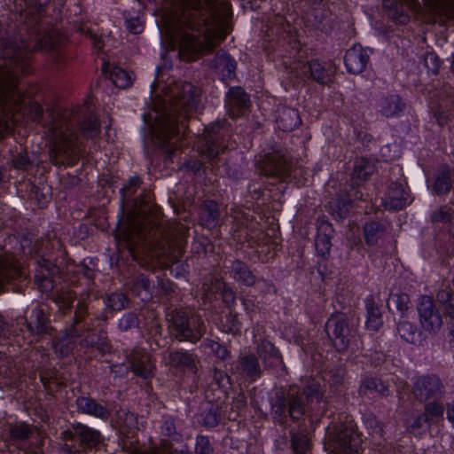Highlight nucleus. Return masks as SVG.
<instances>
[{
	"instance_id": "2eb2a0df",
	"label": "nucleus",
	"mask_w": 454,
	"mask_h": 454,
	"mask_svg": "<svg viewBox=\"0 0 454 454\" xmlns=\"http://www.w3.org/2000/svg\"><path fill=\"white\" fill-rule=\"evenodd\" d=\"M32 320L29 322L26 317L17 318L18 325H24L31 335H43L49 333L50 320L44 309L38 305L32 310Z\"/></svg>"
},
{
	"instance_id": "f704fd0d",
	"label": "nucleus",
	"mask_w": 454,
	"mask_h": 454,
	"mask_svg": "<svg viewBox=\"0 0 454 454\" xmlns=\"http://www.w3.org/2000/svg\"><path fill=\"white\" fill-rule=\"evenodd\" d=\"M277 122L280 129L290 131L299 126V114L294 108L284 107L278 110Z\"/></svg>"
},
{
	"instance_id": "20e7f679",
	"label": "nucleus",
	"mask_w": 454,
	"mask_h": 454,
	"mask_svg": "<svg viewBox=\"0 0 454 454\" xmlns=\"http://www.w3.org/2000/svg\"><path fill=\"white\" fill-rule=\"evenodd\" d=\"M70 110H49L48 122L44 124L49 137V159L56 165L74 166L81 156V145L73 129Z\"/></svg>"
},
{
	"instance_id": "8fccbe9b",
	"label": "nucleus",
	"mask_w": 454,
	"mask_h": 454,
	"mask_svg": "<svg viewBox=\"0 0 454 454\" xmlns=\"http://www.w3.org/2000/svg\"><path fill=\"white\" fill-rule=\"evenodd\" d=\"M200 423L207 427H214L218 425L220 413L217 408H211L207 412L200 415Z\"/></svg>"
},
{
	"instance_id": "b1692460",
	"label": "nucleus",
	"mask_w": 454,
	"mask_h": 454,
	"mask_svg": "<svg viewBox=\"0 0 454 454\" xmlns=\"http://www.w3.org/2000/svg\"><path fill=\"white\" fill-rule=\"evenodd\" d=\"M236 372L254 381L262 374L261 366L254 354L240 355L235 367Z\"/></svg>"
},
{
	"instance_id": "aec40b11",
	"label": "nucleus",
	"mask_w": 454,
	"mask_h": 454,
	"mask_svg": "<svg viewBox=\"0 0 454 454\" xmlns=\"http://www.w3.org/2000/svg\"><path fill=\"white\" fill-rule=\"evenodd\" d=\"M69 110L74 112V115L71 117L73 128L78 124L83 137L93 139L100 133V123L96 115L90 114L81 120L79 113L82 108H73Z\"/></svg>"
},
{
	"instance_id": "864d4df0",
	"label": "nucleus",
	"mask_w": 454,
	"mask_h": 454,
	"mask_svg": "<svg viewBox=\"0 0 454 454\" xmlns=\"http://www.w3.org/2000/svg\"><path fill=\"white\" fill-rule=\"evenodd\" d=\"M196 454H213V448L207 437L199 435L196 438Z\"/></svg>"
},
{
	"instance_id": "f3484780",
	"label": "nucleus",
	"mask_w": 454,
	"mask_h": 454,
	"mask_svg": "<svg viewBox=\"0 0 454 454\" xmlns=\"http://www.w3.org/2000/svg\"><path fill=\"white\" fill-rule=\"evenodd\" d=\"M369 60V54L360 44H356L348 49L345 54L344 62L347 70L350 74H361Z\"/></svg>"
},
{
	"instance_id": "c756f323",
	"label": "nucleus",
	"mask_w": 454,
	"mask_h": 454,
	"mask_svg": "<svg viewBox=\"0 0 454 454\" xmlns=\"http://www.w3.org/2000/svg\"><path fill=\"white\" fill-rule=\"evenodd\" d=\"M403 0H383V7L389 10V17L396 23L405 24L409 21L410 17L403 10ZM407 4L415 9V0H407Z\"/></svg>"
},
{
	"instance_id": "c03bdc74",
	"label": "nucleus",
	"mask_w": 454,
	"mask_h": 454,
	"mask_svg": "<svg viewBox=\"0 0 454 454\" xmlns=\"http://www.w3.org/2000/svg\"><path fill=\"white\" fill-rule=\"evenodd\" d=\"M112 82L118 88L125 89L132 83L131 76L122 68L114 67L110 74Z\"/></svg>"
},
{
	"instance_id": "0eeeda50",
	"label": "nucleus",
	"mask_w": 454,
	"mask_h": 454,
	"mask_svg": "<svg viewBox=\"0 0 454 454\" xmlns=\"http://www.w3.org/2000/svg\"><path fill=\"white\" fill-rule=\"evenodd\" d=\"M141 200L142 195H139L134 201V208L129 211L124 227L120 229L116 235L118 242L128 250L129 255L137 263H140L142 258V217L139 204Z\"/></svg>"
},
{
	"instance_id": "de8ad7c7",
	"label": "nucleus",
	"mask_w": 454,
	"mask_h": 454,
	"mask_svg": "<svg viewBox=\"0 0 454 454\" xmlns=\"http://www.w3.org/2000/svg\"><path fill=\"white\" fill-rule=\"evenodd\" d=\"M361 389L363 391H375L383 396L388 395L387 386H386L381 380L376 378L365 379L363 381Z\"/></svg>"
},
{
	"instance_id": "412c9836",
	"label": "nucleus",
	"mask_w": 454,
	"mask_h": 454,
	"mask_svg": "<svg viewBox=\"0 0 454 454\" xmlns=\"http://www.w3.org/2000/svg\"><path fill=\"white\" fill-rule=\"evenodd\" d=\"M82 336V329L70 325L62 332V335L54 341V350L61 356L71 353L76 344V340Z\"/></svg>"
},
{
	"instance_id": "79ce46f5",
	"label": "nucleus",
	"mask_w": 454,
	"mask_h": 454,
	"mask_svg": "<svg viewBox=\"0 0 454 454\" xmlns=\"http://www.w3.org/2000/svg\"><path fill=\"white\" fill-rule=\"evenodd\" d=\"M291 446L295 454H306L310 449L307 434L291 432Z\"/></svg>"
},
{
	"instance_id": "680f3d73",
	"label": "nucleus",
	"mask_w": 454,
	"mask_h": 454,
	"mask_svg": "<svg viewBox=\"0 0 454 454\" xmlns=\"http://www.w3.org/2000/svg\"><path fill=\"white\" fill-rule=\"evenodd\" d=\"M208 347L216 355L217 357L223 360L226 359L229 356V351L227 348L216 341H208Z\"/></svg>"
},
{
	"instance_id": "bb28decb",
	"label": "nucleus",
	"mask_w": 454,
	"mask_h": 454,
	"mask_svg": "<svg viewBox=\"0 0 454 454\" xmlns=\"http://www.w3.org/2000/svg\"><path fill=\"white\" fill-rule=\"evenodd\" d=\"M87 333V335L80 340L82 347L95 348L101 354H106L109 351L110 346L106 337V333L100 330L98 333H93L90 325H83L82 333Z\"/></svg>"
},
{
	"instance_id": "4d7b16f0",
	"label": "nucleus",
	"mask_w": 454,
	"mask_h": 454,
	"mask_svg": "<svg viewBox=\"0 0 454 454\" xmlns=\"http://www.w3.org/2000/svg\"><path fill=\"white\" fill-rule=\"evenodd\" d=\"M32 164L27 153H18L12 159V166L16 169H27Z\"/></svg>"
},
{
	"instance_id": "f03ea898",
	"label": "nucleus",
	"mask_w": 454,
	"mask_h": 454,
	"mask_svg": "<svg viewBox=\"0 0 454 454\" xmlns=\"http://www.w3.org/2000/svg\"><path fill=\"white\" fill-rule=\"evenodd\" d=\"M154 98L149 113L144 115L152 142L167 147L179 134V125L197 109L200 90L190 82H181L169 89L167 85L153 88Z\"/></svg>"
},
{
	"instance_id": "dca6fc26",
	"label": "nucleus",
	"mask_w": 454,
	"mask_h": 454,
	"mask_svg": "<svg viewBox=\"0 0 454 454\" xmlns=\"http://www.w3.org/2000/svg\"><path fill=\"white\" fill-rule=\"evenodd\" d=\"M225 274H229L230 278L243 286H252L257 281L255 275L247 264L240 260L229 261L228 264L225 265Z\"/></svg>"
},
{
	"instance_id": "2f4dec72",
	"label": "nucleus",
	"mask_w": 454,
	"mask_h": 454,
	"mask_svg": "<svg viewBox=\"0 0 454 454\" xmlns=\"http://www.w3.org/2000/svg\"><path fill=\"white\" fill-rule=\"evenodd\" d=\"M211 67L216 69L224 78H231L234 75L236 63L223 51H219L211 62Z\"/></svg>"
},
{
	"instance_id": "7ed1b4c3",
	"label": "nucleus",
	"mask_w": 454,
	"mask_h": 454,
	"mask_svg": "<svg viewBox=\"0 0 454 454\" xmlns=\"http://www.w3.org/2000/svg\"><path fill=\"white\" fill-rule=\"evenodd\" d=\"M150 200V194L144 191V263L149 257L161 267H172L179 262L185 241L182 232L176 233L172 226L166 225L158 210L153 219L145 216V203Z\"/></svg>"
},
{
	"instance_id": "473e14b6",
	"label": "nucleus",
	"mask_w": 454,
	"mask_h": 454,
	"mask_svg": "<svg viewBox=\"0 0 454 454\" xmlns=\"http://www.w3.org/2000/svg\"><path fill=\"white\" fill-rule=\"evenodd\" d=\"M375 163L367 158H357L354 162L353 179L356 183L366 181L375 172Z\"/></svg>"
},
{
	"instance_id": "603ef678",
	"label": "nucleus",
	"mask_w": 454,
	"mask_h": 454,
	"mask_svg": "<svg viewBox=\"0 0 454 454\" xmlns=\"http://www.w3.org/2000/svg\"><path fill=\"white\" fill-rule=\"evenodd\" d=\"M126 296L122 294H111L107 297L106 305L113 310H121L125 308Z\"/></svg>"
},
{
	"instance_id": "a211bd4d",
	"label": "nucleus",
	"mask_w": 454,
	"mask_h": 454,
	"mask_svg": "<svg viewBox=\"0 0 454 454\" xmlns=\"http://www.w3.org/2000/svg\"><path fill=\"white\" fill-rule=\"evenodd\" d=\"M207 134L204 138V142L200 146V152L207 158L213 160L221 152H223L225 145L220 141L222 133L220 131V123L207 129Z\"/></svg>"
},
{
	"instance_id": "6ab92c4d",
	"label": "nucleus",
	"mask_w": 454,
	"mask_h": 454,
	"mask_svg": "<svg viewBox=\"0 0 454 454\" xmlns=\"http://www.w3.org/2000/svg\"><path fill=\"white\" fill-rule=\"evenodd\" d=\"M248 95L239 87L231 88L226 97V106L231 117L244 114L249 106Z\"/></svg>"
},
{
	"instance_id": "393cba45",
	"label": "nucleus",
	"mask_w": 454,
	"mask_h": 454,
	"mask_svg": "<svg viewBox=\"0 0 454 454\" xmlns=\"http://www.w3.org/2000/svg\"><path fill=\"white\" fill-rule=\"evenodd\" d=\"M24 276L23 270L11 254L0 250V286L12 279Z\"/></svg>"
},
{
	"instance_id": "3c124183",
	"label": "nucleus",
	"mask_w": 454,
	"mask_h": 454,
	"mask_svg": "<svg viewBox=\"0 0 454 454\" xmlns=\"http://www.w3.org/2000/svg\"><path fill=\"white\" fill-rule=\"evenodd\" d=\"M226 283L217 277H211L203 286L207 294H217L224 288Z\"/></svg>"
},
{
	"instance_id": "e2e57ef3",
	"label": "nucleus",
	"mask_w": 454,
	"mask_h": 454,
	"mask_svg": "<svg viewBox=\"0 0 454 454\" xmlns=\"http://www.w3.org/2000/svg\"><path fill=\"white\" fill-rule=\"evenodd\" d=\"M221 295L223 301L229 307L233 305L235 303L236 295L234 291L231 289V287L228 286L227 285L224 286V288L221 291Z\"/></svg>"
},
{
	"instance_id": "9b49d317",
	"label": "nucleus",
	"mask_w": 454,
	"mask_h": 454,
	"mask_svg": "<svg viewBox=\"0 0 454 454\" xmlns=\"http://www.w3.org/2000/svg\"><path fill=\"white\" fill-rule=\"evenodd\" d=\"M325 328L333 345L340 352L348 349L356 334L355 327L349 324L347 316L342 313L332 315L326 321Z\"/></svg>"
},
{
	"instance_id": "a18cd8bd",
	"label": "nucleus",
	"mask_w": 454,
	"mask_h": 454,
	"mask_svg": "<svg viewBox=\"0 0 454 454\" xmlns=\"http://www.w3.org/2000/svg\"><path fill=\"white\" fill-rule=\"evenodd\" d=\"M451 185V174L450 170H446L437 176L434 184V190L437 195H442L450 192Z\"/></svg>"
},
{
	"instance_id": "c85d7f7f",
	"label": "nucleus",
	"mask_w": 454,
	"mask_h": 454,
	"mask_svg": "<svg viewBox=\"0 0 454 454\" xmlns=\"http://www.w3.org/2000/svg\"><path fill=\"white\" fill-rule=\"evenodd\" d=\"M429 8L434 22L444 23L454 19V0H431Z\"/></svg>"
},
{
	"instance_id": "052dcab7",
	"label": "nucleus",
	"mask_w": 454,
	"mask_h": 454,
	"mask_svg": "<svg viewBox=\"0 0 454 454\" xmlns=\"http://www.w3.org/2000/svg\"><path fill=\"white\" fill-rule=\"evenodd\" d=\"M28 114L33 121L39 122L43 119V110L38 103L31 102L28 106Z\"/></svg>"
},
{
	"instance_id": "0e129e2a",
	"label": "nucleus",
	"mask_w": 454,
	"mask_h": 454,
	"mask_svg": "<svg viewBox=\"0 0 454 454\" xmlns=\"http://www.w3.org/2000/svg\"><path fill=\"white\" fill-rule=\"evenodd\" d=\"M392 301H394L398 310L403 312L408 309L407 303L409 301V297L406 294H393L390 298Z\"/></svg>"
},
{
	"instance_id": "6e6552de",
	"label": "nucleus",
	"mask_w": 454,
	"mask_h": 454,
	"mask_svg": "<svg viewBox=\"0 0 454 454\" xmlns=\"http://www.w3.org/2000/svg\"><path fill=\"white\" fill-rule=\"evenodd\" d=\"M361 442L352 422L331 424L327 427L325 444L333 454H356Z\"/></svg>"
},
{
	"instance_id": "5701e85b",
	"label": "nucleus",
	"mask_w": 454,
	"mask_h": 454,
	"mask_svg": "<svg viewBox=\"0 0 454 454\" xmlns=\"http://www.w3.org/2000/svg\"><path fill=\"white\" fill-rule=\"evenodd\" d=\"M78 411L106 420L110 417V410L89 396H78L75 400Z\"/></svg>"
},
{
	"instance_id": "4be33fe9",
	"label": "nucleus",
	"mask_w": 454,
	"mask_h": 454,
	"mask_svg": "<svg viewBox=\"0 0 454 454\" xmlns=\"http://www.w3.org/2000/svg\"><path fill=\"white\" fill-rule=\"evenodd\" d=\"M382 205L388 210H400L408 203V195L401 184L393 182L388 185Z\"/></svg>"
},
{
	"instance_id": "e433bc0d",
	"label": "nucleus",
	"mask_w": 454,
	"mask_h": 454,
	"mask_svg": "<svg viewBox=\"0 0 454 454\" xmlns=\"http://www.w3.org/2000/svg\"><path fill=\"white\" fill-rule=\"evenodd\" d=\"M436 300L444 307L447 314L454 318V291L449 284H442L436 293Z\"/></svg>"
},
{
	"instance_id": "f8f14e48",
	"label": "nucleus",
	"mask_w": 454,
	"mask_h": 454,
	"mask_svg": "<svg viewBox=\"0 0 454 454\" xmlns=\"http://www.w3.org/2000/svg\"><path fill=\"white\" fill-rule=\"evenodd\" d=\"M417 311L422 329L429 334L438 333L443 321L442 313L434 300L427 295L421 296L417 304Z\"/></svg>"
},
{
	"instance_id": "69168bd1",
	"label": "nucleus",
	"mask_w": 454,
	"mask_h": 454,
	"mask_svg": "<svg viewBox=\"0 0 454 454\" xmlns=\"http://www.w3.org/2000/svg\"><path fill=\"white\" fill-rule=\"evenodd\" d=\"M205 207L208 210V221L215 222L219 217L217 205L214 201H207L205 203Z\"/></svg>"
},
{
	"instance_id": "9d476101",
	"label": "nucleus",
	"mask_w": 454,
	"mask_h": 454,
	"mask_svg": "<svg viewBox=\"0 0 454 454\" xmlns=\"http://www.w3.org/2000/svg\"><path fill=\"white\" fill-rule=\"evenodd\" d=\"M260 174L279 182L286 181L292 172V162L289 156L283 151L268 153L258 160Z\"/></svg>"
},
{
	"instance_id": "7c9ffc66",
	"label": "nucleus",
	"mask_w": 454,
	"mask_h": 454,
	"mask_svg": "<svg viewBox=\"0 0 454 454\" xmlns=\"http://www.w3.org/2000/svg\"><path fill=\"white\" fill-rule=\"evenodd\" d=\"M169 362L173 366L189 370L196 373L199 359L192 353L184 350L172 351L169 354Z\"/></svg>"
},
{
	"instance_id": "ea45409f",
	"label": "nucleus",
	"mask_w": 454,
	"mask_h": 454,
	"mask_svg": "<svg viewBox=\"0 0 454 454\" xmlns=\"http://www.w3.org/2000/svg\"><path fill=\"white\" fill-rule=\"evenodd\" d=\"M385 231L383 224L378 222H371L364 225V234L365 241L368 245H375L379 239L381 238Z\"/></svg>"
},
{
	"instance_id": "338daca9",
	"label": "nucleus",
	"mask_w": 454,
	"mask_h": 454,
	"mask_svg": "<svg viewBox=\"0 0 454 454\" xmlns=\"http://www.w3.org/2000/svg\"><path fill=\"white\" fill-rule=\"evenodd\" d=\"M155 366L153 364L151 358L144 355V379L153 377L154 375Z\"/></svg>"
},
{
	"instance_id": "37998d69",
	"label": "nucleus",
	"mask_w": 454,
	"mask_h": 454,
	"mask_svg": "<svg viewBox=\"0 0 454 454\" xmlns=\"http://www.w3.org/2000/svg\"><path fill=\"white\" fill-rule=\"evenodd\" d=\"M397 332L401 338L408 343H415L419 337L417 326L407 320L398 322Z\"/></svg>"
},
{
	"instance_id": "a19ab883",
	"label": "nucleus",
	"mask_w": 454,
	"mask_h": 454,
	"mask_svg": "<svg viewBox=\"0 0 454 454\" xmlns=\"http://www.w3.org/2000/svg\"><path fill=\"white\" fill-rule=\"evenodd\" d=\"M454 110V96L443 99L434 113V116L439 125L443 126L448 123L451 111Z\"/></svg>"
},
{
	"instance_id": "cd10ccee",
	"label": "nucleus",
	"mask_w": 454,
	"mask_h": 454,
	"mask_svg": "<svg viewBox=\"0 0 454 454\" xmlns=\"http://www.w3.org/2000/svg\"><path fill=\"white\" fill-rule=\"evenodd\" d=\"M256 353L265 367L278 366L282 363L279 351L269 340H261L256 345Z\"/></svg>"
},
{
	"instance_id": "4468645a",
	"label": "nucleus",
	"mask_w": 454,
	"mask_h": 454,
	"mask_svg": "<svg viewBox=\"0 0 454 454\" xmlns=\"http://www.w3.org/2000/svg\"><path fill=\"white\" fill-rule=\"evenodd\" d=\"M295 70L301 79H311L323 85L332 82L335 74V67L332 64L317 60L300 63L295 67Z\"/></svg>"
},
{
	"instance_id": "13d9d810",
	"label": "nucleus",
	"mask_w": 454,
	"mask_h": 454,
	"mask_svg": "<svg viewBox=\"0 0 454 454\" xmlns=\"http://www.w3.org/2000/svg\"><path fill=\"white\" fill-rule=\"evenodd\" d=\"M127 29L129 32L138 35L142 32V24L139 17H128V12H125Z\"/></svg>"
},
{
	"instance_id": "49530a36",
	"label": "nucleus",
	"mask_w": 454,
	"mask_h": 454,
	"mask_svg": "<svg viewBox=\"0 0 454 454\" xmlns=\"http://www.w3.org/2000/svg\"><path fill=\"white\" fill-rule=\"evenodd\" d=\"M53 301L58 303L63 309H69L73 302L76 299L74 292L67 289H61L53 294Z\"/></svg>"
},
{
	"instance_id": "ddd939ff",
	"label": "nucleus",
	"mask_w": 454,
	"mask_h": 454,
	"mask_svg": "<svg viewBox=\"0 0 454 454\" xmlns=\"http://www.w3.org/2000/svg\"><path fill=\"white\" fill-rule=\"evenodd\" d=\"M445 386L434 374L418 377L412 386V394L420 403L442 399L445 395Z\"/></svg>"
},
{
	"instance_id": "774afa93",
	"label": "nucleus",
	"mask_w": 454,
	"mask_h": 454,
	"mask_svg": "<svg viewBox=\"0 0 454 454\" xmlns=\"http://www.w3.org/2000/svg\"><path fill=\"white\" fill-rule=\"evenodd\" d=\"M366 423H367L368 427H370L372 429V434H377L380 436L383 435V428H382L381 423L379 420H377L374 418L368 419Z\"/></svg>"
},
{
	"instance_id": "423d86ee",
	"label": "nucleus",
	"mask_w": 454,
	"mask_h": 454,
	"mask_svg": "<svg viewBox=\"0 0 454 454\" xmlns=\"http://www.w3.org/2000/svg\"><path fill=\"white\" fill-rule=\"evenodd\" d=\"M59 438L65 442L60 450L67 454H82V451L97 447L102 441L99 431L80 422L60 433Z\"/></svg>"
},
{
	"instance_id": "09e8293b",
	"label": "nucleus",
	"mask_w": 454,
	"mask_h": 454,
	"mask_svg": "<svg viewBox=\"0 0 454 454\" xmlns=\"http://www.w3.org/2000/svg\"><path fill=\"white\" fill-rule=\"evenodd\" d=\"M270 29L272 35H281L284 33L290 32L291 26L282 15L278 14L270 21Z\"/></svg>"
},
{
	"instance_id": "c9c22d12",
	"label": "nucleus",
	"mask_w": 454,
	"mask_h": 454,
	"mask_svg": "<svg viewBox=\"0 0 454 454\" xmlns=\"http://www.w3.org/2000/svg\"><path fill=\"white\" fill-rule=\"evenodd\" d=\"M442 399H434L425 403V422L428 425L438 422L443 419L444 406Z\"/></svg>"
},
{
	"instance_id": "39448f33",
	"label": "nucleus",
	"mask_w": 454,
	"mask_h": 454,
	"mask_svg": "<svg viewBox=\"0 0 454 454\" xmlns=\"http://www.w3.org/2000/svg\"><path fill=\"white\" fill-rule=\"evenodd\" d=\"M323 400L324 389L320 382L315 379L309 380L302 391L292 387L287 391L276 392L270 399L272 418L279 424H285L287 417L297 420L305 414L309 403H319Z\"/></svg>"
},
{
	"instance_id": "58836bf2",
	"label": "nucleus",
	"mask_w": 454,
	"mask_h": 454,
	"mask_svg": "<svg viewBox=\"0 0 454 454\" xmlns=\"http://www.w3.org/2000/svg\"><path fill=\"white\" fill-rule=\"evenodd\" d=\"M33 428L27 423L19 422L9 426L10 437L14 442H23L30 438Z\"/></svg>"
},
{
	"instance_id": "bf43d9fd",
	"label": "nucleus",
	"mask_w": 454,
	"mask_h": 454,
	"mask_svg": "<svg viewBox=\"0 0 454 454\" xmlns=\"http://www.w3.org/2000/svg\"><path fill=\"white\" fill-rule=\"evenodd\" d=\"M424 63L427 68L433 73H437L440 67V60L434 53H427L424 58Z\"/></svg>"
},
{
	"instance_id": "72a5a7b5",
	"label": "nucleus",
	"mask_w": 454,
	"mask_h": 454,
	"mask_svg": "<svg viewBox=\"0 0 454 454\" xmlns=\"http://www.w3.org/2000/svg\"><path fill=\"white\" fill-rule=\"evenodd\" d=\"M332 227L329 224H321L318 229V233L316 237L315 247L318 255L326 257L330 254L332 247L330 232Z\"/></svg>"
},
{
	"instance_id": "6e6d98bb",
	"label": "nucleus",
	"mask_w": 454,
	"mask_h": 454,
	"mask_svg": "<svg viewBox=\"0 0 454 454\" xmlns=\"http://www.w3.org/2000/svg\"><path fill=\"white\" fill-rule=\"evenodd\" d=\"M140 185L139 177L130 178L129 184L121 189V195L123 200L129 201L132 195L136 192Z\"/></svg>"
},
{
	"instance_id": "1a4fd4ad",
	"label": "nucleus",
	"mask_w": 454,
	"mask_h": 454,
	"mask_svg": "<svg viewBox=\"0 0 454 454\" xmlns=\"http://www.w3.org/2000/svg\"><path fill=\"white\" fill-rule=\"evenodd\" d=\"M170 332L179 340L195 342L205 333V325L198 315L185 310H173L168 315Z\"/></svg>"
},
{
	"instance_id": "4c0bfd02",
	"label": "nucleus",
	"mask_w": 454,
	"mask_h": 454,
	"mask_svg": "<svg viewBox=\"0 0 454 454\" xmlns=\"http://www.w3.org/2000/svg\"><path fill=\"white\" fill-rule=\"evenodd\" d=\"M366 309H367V321H366L367 328L370 330H372V331H378L383 324L380 309L374 303V301L370 300V301H367V302H366Z\"/></svg>"
},
{
	"instance_id": "f257e3e1",
	"label": "nucleus",
	"mask_w": 454,
	"mask_h": 454,
	"mask_svg": "<svg viewBox=\"0 0 454 454\" xmlns=\"http://www.w3.org/2000/svg\"><path fill=\"white\" fill-rule=\"evenodd\" d=\"M230 7L219 0H192L172 31L182 59L191 61L213 51L226 37Z\"/></svg>"
},
{
	"instance_id": "5fc2aeb1",
	"label": "nucleus",
	"mask_w": 454,
	"mask_h": 454,
	"mask_svg": "<svg viewBox=\"0 0 454 454\" xmlns=\"http://www.w3.org/2000/svg\"><path fill=\"white\" fill-rule=\"evenodd\" d=\"M87 314V307L84 303L79 302L77 308L74 311V317L73 320V324L71 325H75L76 327L82 329L84 324L85 317Z\"/></svg>"
},
{
	"instance_id": "a878e982",
	"label": "nucleus",
	"mask_w": 454,
	"mask_h": 454,
	"mask_svg": "<svg viewBox=\"0 0 454 454\" xmlns=\"http://www.w3.org/2000/svg\"><path fill=\"white\" fill-rule=\"evenodd\" d=\"M379 113L386 118L398 116L403 112L405 104L402 98L395 94L384 95L380 97L377 103Z\"/></svg>"
}]
</instances>
